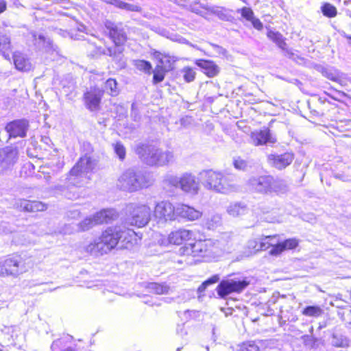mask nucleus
<instances>
[{"label":"nucleus","mask_w":351,"mask_h":351,"mask_svg":"<svg viewBox=\"0 0 351 351\" xmlns=\"http://www.w3.org/2000/svg\"><path fill=\"white\" fill-rule=\"evenodd\" d=\"M237 13H240L241 16L245 20L250 21L254 17V14L253 10L248 7H243L241 9H238L237 10Z\"/></svg>","instance_id":"nucleus-47"},{"label":"nucleus","mask_w":351,"mask_h":351,"mask_svg":"<svg viewBox=\"0 0 351 351\" xmlns=\"http://www.w3.org/2000/svg\"><path fill=\"white\" fill-rule=\"evenodd\" d=\"M250 22H251L252 25L256 29H257V30L263 29V23L258 19L256 18L255 16L253 17L252 21H250Z\"/></svg>","instance_id":"nucleus-55"},{"label":"nucleus","mask_w":351,"mask_h":351,"mask_svg":"<svg viewBox=\"0 0 351 351\" xmlns=\"http://www.w3.org/2000/svg\"><path fill=\"white\" fill-rule=\"evenodd\" d=\"M118 215L114 209H104L93 215L95 221L97 223L101 224L103 223H108L117 217Z\"/></svg>","instance_id":"nucleus-24"},{"label":"nucleus","mask_w":351,"mask_h":351,"mask_svg":"<svg viewBox=\"0 0 351 351\" xmlns=\"http://www.w3.org/2000/svg\"><path fill=\"white\" fill-rule=\"evenodd\" d=\"M180 189L191 195H197L200 189V184L195 176L185 173L181 176Z\"/></svg>","instance_id":"nucleus-16"},{"label":"nucleus","mask_w":351,"mask_h":351,"mask_svg":"<svg viewBox=\"0 0 351 351\" xmlns=\"http://www.w3.org/2000/svg\"><path fill=\"white\" fill-rule=\"evenodd\" d=\"M154 216L159 222L174 221L177 217L176 207L169 201H161L156 204Z\"/></svg>","instance_id":"nucleus-9"},{"label":"nucleus","mask_w":351,"mask_h":351,"mask_svg":"<svg viewBox=\"0 0 351 351\" xmlns=\"http://www.w3.org/2000/svg\"><path fill=\"white\" fill-rule=\"evenodd\" d=\"M208 10L217 16L220 19L223 21H228V16L225 12V10L223 8H219V7H211L208 8Z\"/></svg>","instance_id":"nucleus-45"},{"label":"nucleus","mask_w":351,"mask_h":351,"mask_svg":"<svg viewBox=\"0 0 351 351\" xmlns=\"http://www.w3.org/2000/svg\"><path fill=\"white\" fill-rule=\"evenodd\" d=\"M193 236L191 230L180 229L169 234L168 241L169 243L174 245H180L184 241L190 240Z\"/></svg>","instance_id":"nucleus-22"},{"label":"nucleus","mask_w":351,"mask_h":351,"mask_svg":"<svg viewBox=\"0 0 351 351\" xmlns=\"http://www.w3.org/2000/svg\"><path fill=\"white\" fill-rule=\"evenodd\" d=\"M126 223L132 226L142 228L148 224L151 219L152 210L144 204H130L127 206Z\"/></svg>","instance_id":"nucleus-6"},{"label":"nucleus","mask_w":351,"mask_h":351,"mask_svg":"<svg viewBox=\"0 0 351 351\" xmlns=\"http://www.w3.org/2000/svg\"><path fill=\"white\" fill-rule=\"evenodd\" d=\"M136 234L131 229L122 226L107 228L101 237L86 246L85 250L93 255L107 254L117 246L119 249H129L136 241Z\"/></svg>","instance_id":"nucleus-1"},{"label":"nucleus","mask_w":351,"mask_h":351,"mask_svg":"<svg viewBox=\"0 0 351 351\" xmlns=\"http://www.w3.org/2000/svg\"><path fill=\"white\" fill-rule=\"evenodd\" d=\"M180 180L181 176L178 177L170 173H167L163 177V183L168 186L180 188Z\"/></svg>","instance_id":"nucleus-34"},{"label":"nucleus","mask_w":351,"mask_h":351,"mask_svg":"<svg viewBox=\"0 0 351 351\" xmlns=\"http://www.w3.org/2000/svg\"><path fill=\"white\" fill-rule=\"evenodd\" d=\"M18 158L16 148L6 147L0 149V173L10 169L16 163Z\"/></svg>","instance_id":"nucleus-14"},{"label":"nucleus","mask_w":351,"mask_h":351,"mask_svg":"<svg viewBox=\"0 0 351 351\" xmlns=\"http://www.w3.org/2000/svg\"><path fill=\"white\" fill-rule=\"evenodd\" d=\"M294 158L293 154L289 152L283 154H270L268 156V161L269 164L278 169H283L289 166Z\"/></svg>","instance_id":"nucleus-20"},{"label":"nucleus","mask_w":351,"mask_h":351,"mask_svg":"<svg viewBox=\"0 0 351 351\" xmlns=\"http://www.w3.org/2000/svg\"><path fill=\"white\" fill-rule=\"evenodd\" d=\"M177 217L189 221L199 219L202 216V213L193 207L186 204H180L176 206Z\"/></svg>","instance_id":"nucleus-19"},{"label":"nucleus","mask_w":351,"mask_h":351,"mask_svg":"<svg viewBox=\"0 0 351 351\" xmlns=\"http://www.w3.org/2000/svg\"><path fill=\"white\" fill-rule=\"evenodd\" d=\"M180 254L183 256L215 257L219 256L215 241L213 239L199 240L193 243L180 248Z\"/></svg>","instance_id":"nucleus-5"},{"label":"nucleus","mask_w":351,"mask_h":351,"mask_svg":"<svg viewBox=\"0 0 351 351\" xmlns=\"http://www.w3.org/2000/svg\"><path fill=\"white\" fill-rule=\"evenodd\" d=\"M335 177L337 179L341 180L343 182H348L350 180V178L348 176H346L339 173H337L335 175Z\"/></svg>","instance_id":"nucleus-58"},{"label":"nucleus","mask_w":351,"mask_h":351,"mask_svg":"<svg viewBox=\"0 0 351 351\" xmlns=\"http://www.w3.org/2000/svg\"><path fill=\"white\" fill-rule=\"evenodd\" d=\"M28 125L26 120H15L6 125L5 130L10 137H24L26 136Z\"/></svg>","instance_id":"nucleus-18"},{"label":"nucleus","mask_w":351,"mask_h":351,"mask_svg":"<svg viewBox=\"0 0 351 351\" xmlns=\"http://www.w3.org/2000/svg\"><path fill=\"white\" fill-rule=\"evenodd\" d=\"M240 351H260L259 348L254 343H246L241 348Z\"/></svg>","instance_id":"nucleus-54"},{"label":"nucleus","mask_w":351,"mask_h":351,"mask_svg":"<svg viewBox=\"0 0 351 351\" xmlns=\"http://www.w3.org/2000/svg\"><path fill=\"white\" fill-rule=\"evenodd\" d=\"M248 247L254 250V252H258V241L257 240H250L248 242Z\"/></svg>","instance_id":"nucleus-56"},{"label":"nucleus","mask_w":351,"mask_h":351,"mask_svg":"<svg viewBox=\"0 0 351 351\" xmlns=\"http://www.w3.org/2000/svg\"><path fill=\"white\" fill-rule=\"evenodd\" d=\"M95 166V161L90 156L85 155L81 157L68 174L66 178V186L58 185L56 189L68 199L76 198L77 196L70 191L69 187H81L86 184L90 180L88 173L93 171Z\"/></svg>","instance_id":"nucleus-2"},{"label":"nucleus","mask_w":351,"mask_h":351,"mask_svg":"<svg viewBox=\"0 0 351 351\" xmlns=\"http://www.w3.org/2000/svg\"><path fill=\"white\" fill-rule=\"evenodd\" d=\"M32 38L34 42V45L38 47H45L51 45L50 40L47 39L43 34H37L35 32L30 33Z\"/></svg>","instance_id":"nucleus-33"},{"label":"nucleus","mask_w":351,"mask_h":351,"mask_svg":"<svg viewBox=\"0 0 351 351\" xmlns=\"http://www.w3.org/2000/svg\"><path fill=\"white\" fill-rule=\"evenodd\" d=\"M276 236H266L264 238L261 239V240L258 241L259 251L265 250L267 248H269V246L273 245V242Z\"/></svg>","instance_id":"nucleus-44"},{"label":"nucleus","mask_w":351,"mask_h":351,"mask_svg":"<svg viewBox=\"0 0 351 351\" xmlns=\"http://www.w3.org/2000/svg\"><path fill=\"white\" fill-rule=\"evenodd\" d=\"M64 167V162L58 158L40 167L39 172L45 175V178L49 180L51 175L58 173Z\"/></svg>","instance_id":"nucleus-21"},{"label":"nucleus","mask_w":351,"mask_h":351,"mask_svg":"<svg viewBox=\"0 0 351 351\" xmlns=\"http://www.w3.org/2000/svg\"><path fill=\"white\" fill-rule=\"evenodd\" d=\"M105 88L111 96H117L119 94L117 82L114 79L110 78L106 82Z\"/></svg>","instance_id":"nucleus-38"},{"label":"nucleus","mask_w":351,"mask_h":351,"mask_svg":"<svg viewBox=\"0 0 351 351\" xmlns=\"http://www.w3.org/2000/svg\"><path fill=\"white\" fill-rule=\"evenodd\" d=\"M288 190V186L285 181L279 179H275L271 176V183L269 186V193L281 194L285 193Z\"/></svg>","instance_id":"nucleus-28"},{"label":"nucleus","mask_w":351,"mask_h":351,"mask_svg":"<svg viewBox=\"0 0 351 351\" xmlns=\"http://www.w3.org/2000/svg\"><path fill=\"white\" fill-rule=\"evenodd\" d=\"M4 266L7 271V276L16 277L26 271L23 261L22 258L19 256L6 258L4 261Z\"/></svg>","instance_id":"nucleus-17"},{"label":"nucleus","mask_w":351,"mask_h":351,"mask_svg":"<svg viewBox=\"0 0 351 351\" xmlns=\"http://www.w3.org/2000/svg\"><path fill=\"white\" fill-rule=\"evenodd\" d=\"M134 66L139 71H143L146 73H151V70L152 69V66L151 63L148 61L143 60H137L134 61Z\"/></svg>","instance_id":"nucleus-41"},{"label":"nucleus","mask_w":351,"mask_h":351,"mask_svg":"<svg viewBox=\"0 0 351 351\" xmlns=\"http://www.w3.org/2000/svg\"><path fill=\"white\" fill-rule=\"evenodd\" d=\"M323 313L322 309L317 306H308L302 311V314L305 316L317 317Z\"/></svg>","instance_id":"nucleus-37"},{"label":"nucleus","mask_w":351,"mask_h":351,"mask_svg":"<svg viewBox=\"0 0 351 351\" xmlns=\"http://www.w3.org/2000/svg\"><path fill=\"white\" fill-rule=\"evenodd\" d=\"M47 208V205L42 202L29 200L28 209V212L29 213L44 211Z\"/></svg>","instance_id":"nucleus-42"},{"label":"nucleus","mask_w":351,"mask_h":351,"mask_svg":"<svg viewBox=\"0 0 351 351\" xmlns=\"http://www.w3.org/2000/svg\"><path fill=\"white\" fill-rule=\"evenodd\" d=\"M145 178L133 169L124 171L118 179L117 186L123 191H135L145 186Z\"/></svg>","instance_id":"nucleus-8"},{"label":"nucleus","mask_w":351,"mask_h":351,"mask_svg":"<svg viewBox=\"0 0 351 351\" xmlns=\"http://www.w3.org/2000/svg\"><path fill=\"white\" fill-rule=\"evenodd\" d=\"M328 77L330 78V77ZM330 79L332 80H335V78L333 77H330Z\"/></svg>","instance_id":"nucleus-64"},{"label":"nucleus","mask_w":351,"mask_h":351,"mask_svg":"<svg viewBox=\"0 0 351 351\" xmlns=\"http://www.w3.org/2000/svg\"><path fill=\"white\" fill-rule=\"evenodd\" d=\"M248 285L249 282L245 280H234L231 279L222 280L217 286V291L221 298H225L233 292H241Z\"/></svg>","instance_id":"nucleus-11"},{"label":"nucleus","mask_w":351,"mask_h":351,"mask_svg":"<svg viewBox=\"0 0 351 351\" xmlns=\"http://www.w3.org/2000/svg\"><path fill=\"white\" fill-rule=\"evenodd\" d=\"M331 344L337 348H348L350 345L349 339L340 333H333L331 337Z\"/></svg>","instance_id":"nucleus-29"},{"label":"nucleus","mask_w":351,"mask_h":351,"mask_svg":"<svg viewBox=\"0 0 351 351\" xmlns=\"http://www.w3.org/2000/svg\"><path fill=\"white\" fill-rule=\"evenodd\" d=\"M234 167L238 170L245 171L248 167L247 162L241 158H237L233 161Z\"/></svg>","instance_id":"nucleus-51"},{"label":"nucleus","mask_w":351,"mask_h":351,"mask_svg":"<svg viewBox=\"0 0 351 351\" xmlns=\"http://www.w3.org/2000/svg\"><path fill=\"white\" fill-rule=\"evenodd\" d=\"M167 72L169 71L157 64L154 70L153 71V83L154 84H156L158 83L162 82L165 79V74Z\"/></svg>","instance_id":"nucleus-35"},{"label":"nucleus","mask_w":351,"mask_h":351,"mask_svg":"<svg viewBox=\"0 0 351 351\" xmlns=\"http://www.w3.org/2000/svg\"><path fill=\"white\" fill-rule=\"evenodd\" d=\"M322 12L324 16L329 18L335 17L337 14L336 8L328 3H326L322 5Z\"/></svg>","instance_id":"nucleus-43"},{"label":"nucleus","mask_w":351,"mask_h":351,"mask_svg":"<svg viewBox=\"0 0 351 351\" xmlns=\"http://www.w3.org/2000/svg\"><path fill=\"white\" fill-rule=\"evenodd\" d=\"M250 139L255 146L268 145L276 142V137L267 128L252 132Z\"/></svg>","instance_id":"nucleus-15"},{"label":"nucleus","mask_w":351,"mask_h":351,"mask_svg":"<svg viewBox=\"0 0 351 351\" xmlns=\"http://www.w3.org/2000/svg\"><path fill=\"white\" fill-rule=\"evenodd\" d=\"M0 276H7V271H6L5 266H4V261L3 263L0 262Z\"/></svg>","instance_id":"nucleus-57"},{"label":"nucleus","mask_w":351,"mask_h":351,"mask_svg":"<svg viewBox=\"0 0 351 351\" xmlns=\"http://www.w3.org/2000/svg\"><path fill=\"white\" fill-rule=\"evenodd\" d=\"M97 223L95 221L93 216L92 217H87L84 219L82 222L78 223V229L80 231H86L92 228Z\"/></svg>","instance_id":"nucleus-40"},{"label":"nucleus","mask_w":351,"mask_h":351,"mask_svg":"<svg viewBox=\"0 0 351 351\" xmlns=\"http://www.w3.org/2000/svg\"><path fill=\"white\" fill-rule=\"evenodd\" d=\"M196 64L204 70V73L209 77L217 75L219 72V66L213 61L199 60Z\"/></svg>","instance_id":"nucleus-25"},{"label":"nucleus","mask_w":351,"mask_h":351,"mask_svg":"<svg viewBox=\"0 0 351 351\" xmlns=\"http://www.w3.org/2000/svg\"><path fill=\"white\" fill-rule=\"evenodd\" d=\"M214 241L219 255L225 252L230 253L236 250L239 243L238 237L232 232H223Z\"/></svg>","instance_id":"nucleus-10"},{"label":"nucleus","mask_w":351,"mask_h":351,"mask_svg":"<svg viewBox=\"0 0 351 351\" xmlns=\"http://www.w3.org/2000/svg\"><path fill=\"white\" fill-rule=\"evenodd\" d=\"M267 37L274 42L280 49L285 50L287 48V44L285 42L283 36L278 32L269 30L267 32Z\"/></svg>","instance_id":"nucleus-32"},{"label":"nucleus","mask_w":351,"mask_h":351,"mask_svg":"<svg viewBox=\"0 0 351 351\" xmlns=\"http://www.w3.org/2000/svg\"><path fill=\"white\" fill-rule=\"evenodd\" d=\"M114 152L121 160L125 158V147L120 143H117L114 145Z\"/></svg>","instance_id":"nucleus-52"},{"label":"nucleus","mask_w":351,"mask_h":351,"mask_svg":"<svg viewBox=\"0 0 351 351\" xmlns=\"http://www.w3.org/2000/svg\"><path fill=\"white\" fill-rule=\"evenodd\" d=\"M10 48V42L9 38L0 33V53H2L5 59H10L9 54L6 51Z\"/></svg>","instance_id":"nucleus-36"},{"label":"nucleus","mask_w":351,"mask_h":351,"mask_svg":"<svg viewBox=\"0 0 351 351\" xmlns=\"http://www.w3.org/2000/svg\"><path fill=\"white\" fill-rule=\"evenodd\" d=\"M282 247L285 250H293L296 248L299 244V241L295 238L288 239L281 242Z\"/></svg>","instance_id":"nucleus-49"},{"label":"nucleus","mask_w":351,"mask_h":351,"mask_svg":"<svg viewBox=\"0 0 351 351\" xmlns=\"http://www.w3.org/2000/svg\"><path fill=\"white\" fill-rule=\"evenodd\" d=\"M247 205L241 202L231 203L226 208L228 214L233 217L244 215L247 213Z\"/></svg>","instance_id":"nucleus-26"},{"label":"nucleus","mask_w":351,"mask_h":351,"mask_svg":"<svg viewBox=\"0 0 351 351\" xmlns=\"http://www.w3.org/2000/svg\"><path fill=\"white\" fill-rule=\"evenodd\" d=\"M13 59L14 65L18 70L27 71L32 69L30 62L21 53H14L13 55Z\"/></svg>","instance_id":"nucleus-27"},{"label":"nucleus","mask_w":351,"mask_h":351,"mask_svg":"<svg viewBox=\"0 0 351 351\" xmlns=\"http://www.w3.org/2000/svg\"><path fill=\"white\" fill-rule=\"evenodd\" d=\"M200 176L203 186L208 190L222 194H229L239 189L234 176L225 175L213 170L204 171Z\"/></svg>","instance_id":"nucleus-3"},{"label":"nucleus","mask_w":351,"mask_h":351,"mask_svg":"<svg viewBox=\"0 0 351 351\" xmlns=\"http://www.w3.org/2000/svg\"><path fill=\"white\" fill-rule=\"evenodd\" d=\"M6 10V2L5 0H0V14Z\"/></svg>","instance_id":"nucleus-59"},{"label":"nucleus","mask_w":351,"mask_h":351,"mask_svg":"<svg viewBox=\"0 0 351 351\" xmlns=\"http://www.w3.org/2000/svg\"><path fill=\"white\" fill-rule=\"evenodd\" d=\"M58 341H55L53 342L51 346V348L52 350H55L58 346Z\"/></svg>","instance_id":"nucleus-62"},{"label":"nucleus","mask_w":351,"mask_h":351,"mask_svg":"<svg viewBox=\"0 0 351 351\" xmlns=\"http://www.w3.org/2000/svg\"><path fill=\"white\" fill-rule=\"evenodd\" d=\"M106 27L109 29L110 38L117 47L108 48L105 54L113 58L114 61H121L122 59L123 47H121L127 40V36L123 29L118 27L111 21L105 23Z\"/></svg>","instance_id":"nucleus-7"},{"label":"nucleus","mask_w":351,"mask_h":351,"mask_svg":"<svg viewBox=\"0 0 351 351\" xmlns=\"http://www.w3.org/2000/svg\"><path fill=\"white\" fill-rule=\"evenodd\" d=\"M29 200L25 199H16L14 207L21 211L28 212Z\"/></svg>","instance_id":"nucleus-50"},{"label":"nucleus","mask_w":351,"mask_h":351,"mask_svg":"<svg viewBox=\"0 0 351 351\" xmlns=\"http://www.w3.org/2000/svg\"><path fill=\"white\" fill-rule=\"evenodd\" d=\"M104 90L98 87L93 86L88 89L83 95L84 105L90 111H97L99 109Z\"/></svg>","instance_id":"nucleus-12"},{"label":"nucleus","mask_w":351,"mask_h":351,"mask_svg":"<svg viewBox=\"0 0 351 351\" xmlns=\"http://www.w3.org/2000/svg\"><path fill=\"white\" fill-rule=\"evenodd\" d=\"M343 36L351 40V36L344 34ZM349 45H351V43H349Z\"/></svg>","instance_id":"nucleus-63"},{"label":"nucleus","mask_w":351,"mask_h":351,"mask_svg":"<svg viewBox=\"0 0 351 351\" xmlns=\"http://www.w3.org/2000/svg\"><path fill=\"white\" fill-rule=\"evenodd\" d=\"M219 280V276L218 275H214L208 280H205L204 282L201 284V285L198 287L197 291L199 293L204 292L208 285L215 284Z\"/></svg>","instance_id":"nucleus-46"},{"label":"nucleus","mask_w":351,"mask_h":351,"mask_svg":"<svg viewBox=\"0 0 351 351\" xmlns=\"http://www.w3.org/2000/svg\"><path fill=\"white\" fill-rule=\"evenodd\" d=\"M154 58L158 61V66H160L164 69L170 71L173 69V64L177 60L174 56H169V54L162 53L159 51L154 53Z\"/></svg>","instance_id":"nucleus-23"},{"label":"nucleus","mask_w":351,"mask_h":351,"mask_svg":"<svg viewBox=\"0 0 351 351\" xmlns=\"http://www.w3.org/2000/svg\"><path fill=\"white\" fill-rule=\"evenodd\" d=\"M271 246H272V248L269 252L271 255L278 256V255L280 254L284 251V249L282 247L281 242L278 243L276 244L273 243V245H271Z\"/></svg>","instance_id":"nucleus-53"},{"label":"nucleus","mask_w":351,"mask_h":351,"mask_svg":"<svg viewBox=\"0 0 351 351\" xmlns=\"http://www.w3.org/2000/svg\"><path fill=\"white\" fill-rule=\"evenodd\" d=\"M115 7L126 11L139 12L141 10V8L135 4L128 3L121 0H118L117 1H115Z\"/></svg>","instance_id":"nucleus-39"},{"label":"nucleus","mask_w":351,"mask_h":351,"mask_svg":"<svg viewBox=\"0 0 351 351\" xmlns=\"http://www.w3.org/2000/svg\"><path fill=\"white\" fill-rule=\"evenodd\" d=\"M221 216L219 214L214 213L207 217L204 226L208 230H215L221 225Z\"/></svg>","instance_id":"nucleus-30"},{"label":"nucleus","mask_w":351,"mask_h":351,"mask_svg":"<svg viewBox=\"0 0 351 351\" xmlns=\"http://www.w3.org/2000/svg\"><path fill=\"white\" fill-rule=\"evenodd\" d=\"M117 1L118 0H104V1H105L106 3H107L108 4L114 5V6L116 5L115 1Z\"/></svg>","instance_id":"nucleus-61"},{"label":"nucleus","mask_w":351,"mask_h":351,"mask_svg":"<svg viewBox=\"0 0 351 351\" xmlns=\"http://www.w3.org/2000/svg\"><path fill=\"white\" fill-rule=\"evenodd\" d=\"M136 152L142 161L149 166H165L173 159L172 152L153 145H140L137 146Z\"/></svg>","instance_id":"nucleus-4"},{"label":"nucleus","mask_w":351,"mask_h":351,"mask_svg":"<svg viewBox=\"0 0 351 351\" xmlns=\"http://www.w3.org/2000/svg\"><path fill=\"white\" fill-rule=\"evenodd\" d=\"M191 10L193 12H195L199 15H201V16H204L202 11L199 10L198 8H195V7H191Z\"/></svg>","instance_id":"nucleus-60"},{"label":"nucleus","mask_w":351,"mask_h":351,"mask_svg":"<svg viewBox=\"0 0 351 351\" xmlns=\"http://www.w3.org/2000/svg\"><path fill=\"white\" fill-rule=\"evenodd\" d=\"M181 72L183 73V77L186 82H193L195 77V72L190 67H184Z\"/></svg>","instance_id":"nucleus-48"},{"label":"nucleus","mask_w":351,"mask_h":351,"mask_svg":"<svg viewBox=\"0 0 351 351\" xmlns=\"http://www.w3.org/2000/svg\"><path fill=\"white\" fill-rule=\"evenodd\" d=\"M270 183L271 176H252L248 180L247 186L254 193L268 195Z\"/></svg>","instance_id":"nucleus-13"},{"label":"nucleus","mask_w":351,"mask_h":351,"mask_svg":"<svg viewBox=\"0 0 351 351\" xmlns=\"http://www.w3.org/2000/svg\"><path fill=\"white\" fill-rule=\"evenodd\" d=\"M147 287L150 293L158 295L167 294L170 289L169 287L166 284H158L156 282H150Z\"/></svg>","instance_id":"nucleus-31"}]
</instances>
